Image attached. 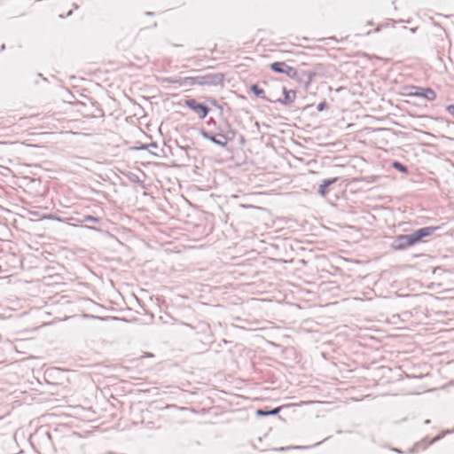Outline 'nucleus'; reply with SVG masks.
Segmentation results:
<instances>
[{
	"label": "nucleus",
	"instance_id": "4",
	"mask_svg": "<svg viewBox=\"0 0 454 454\" xmlns=\"http://www.w3.org/2000/svg\"><path fill=\"white\" fill-rule=\"evenodd\" d=\"M411 91L406 95L409 97H419L427 99V101H434L436 98V93L431 88L411 87Z\"/></svg>",
	"mask_w": 454,
	"mask_h": 454
},
{
	"label": "nucleus",
	"instance_id": "1",
	"mask_svg": "<svg viewBox=\"0 0 454 454\" xmlns=\"http://www.w3.org/2000/svg\"><path fill=\"white\" fill-rule=\"evenodd\" d=\"M224 74L223 73H206L201 75L189 76L179 79L168 78L169 83H176L181 87L200 86H218L223 85Z\"/></svg>",
	"mask_w": 454,
	"mask_h": 454
},
{
	"label": "nucleus",
	"instance_id": "22",
	"mask_svg": "<svg viewBox=\"0 0 454 454\" xmlns=\"http://www.w3.org/2000/svg\"><path fill=\"white\" fill-rule=\"evenodd\" d=\"M74 8L77 9L78 8V5L77 4H74Z\"/></svg>",
	"mask_w": 454,
	"mask_h": 454
},
{
	"label": "nucleus",
	"instance_id": "8",
	"mask_svg": "<svg viewBox=\"0 0 454 454\" xmlns=\"http://www.w3.org/2000/svg\"><path fill=\"white\" fill-rule=\"evenodd\" d=\"M338 177H333L323 180V182L319 184L317 193L322 197L326 196V194L328 193L327 188L332 184H335L338 181Z\"/></svg>",
	"mask_w": 454,
	"mask_h": 454
},
{
	"label": "nucleus",
	"instance_id": "7",
	"mask_svg": "<svg viewBox=\"0 0 454 454\" xmlns=\"http://www.w3.org/2000/svg\"><path fill=\"white\" fill-rule=\"evenodd\" d=\"M282 92L284 94V98H272V103H280L284 106H288L292 104L296 98V91L294 90H286V87H283Z\"/></svg>",
	"mask_w": 454,
	"mask_h": 454
},
{
	"label": "nucleus",
	"instance_id": "10",
	"mask_svg": "<svg viewBox=\"0 0 454 454\" xmlns=\"http://www.w3.org/2000/svg\"><path fill=\"white\" fill-rule=\"evenodd\" d=\"M250 90L257 97L261 98L264 101L271 102L272 103V98H269L265 95V92L262 89H261L257 84H252L250 86Z\"/></svg>",
	"mask_w": 454,
	"mask_h": 454
},
{
	"label": "nucleus",
	"instance_id": "24",
	"mask_svg": "<svg viewBox=\"0 0 454 454\" xmlns=\"http://www.w3.org/2000/svg\"><path fill=\"white\" fill-rule=\"evenodd\" d=\"M51 369L59 370V369H60V368H59V367H52Z\"/></svg>",
	"mask_w": 454,
	"mask_h": 454
},
{
	"label": "nucleus",
	"instance_id": "21",
	"mask_svg": "<svg viewBox=\"0 0 454 454\" xmlns=\"http://www.w3.org/2000/svg\"><path fill=\"white\" fill-rule=\"evenodd\" d=\"M150 145H151L152 147H156V144H155V143H152Z\"/></svg>",
	"mask_w": 454,
	"mask_h": 454
},
{
	"label": "nucleus",
	"instance_id": "17",
	"mask_svg": "<svg viewBox=\"0 0 454 454\" xmlns=\"http://www.w3.org/2000/svg\"><path fill=\"white\" fill-rule=\"evenodd\" d=\"M447 112L454 116V105H450L447 106Z\"/></svg>",
	"mask_w": 454,
	"mask_h": 454
},
{
	"label": "nucleus",
	"instance_id": "14",
	"mask_svg": "<svg viewBox=\"0 0 454 454\" xmlns=\"http://www.w3.org/2000/svg\"><path fill=\"white\" fill-rule=\"evenodd\" d=\"M392 166H393L394 168L399 170L402 173H407L408 172L407 167L405 165H403V163L399 162V161H394Z\"/></svg>",
	"mask_w": 454,
	"mask_h": 454
},
{
	"label": "nucleus",
	"instance_id": "20",
	"mask_svg": "<svg viewBox=\"0 0 454 454\" xmlns=\"http://www.w3.org/2000/svg\"><path fill=\"white\" fill-rule=\"evenodd\" d=\"M153 354L152 353H147L145 356H141L138 360H143L144 357H153Z\"/></svg>",
	"mask_w": 454,
	"mask_h": 454
},
{
	"label": "nucleus",
	"instance_id": "15",
	"mask_svg": "<svg viewBox=\"0 0 454 454\" xmlns=\"http://www.w3.org/2000/svg\"><path fill=\"white\" fill-rule=\"evenodd\" d=\"M404 376L406 379H409V380H422V379L429 376V373L427 372L426 374H419V375L404 373Z\"/></svg>",
	"mask_w": 454,
	"mask_h": 454
},
{
	"label": "nucleus",
	"instance_id": "11",
	"mask_svg": "<svg viewBox=\"0 0 454 454\" xmlns=\"http://www.w3.org/2000/svg\"><path fill=\"white\" fill-rule=\"evenodd\" d=\"M227 130L224 134L219 133L217 136L221 138H223V141H225L226 144L228 141H232L236 137V131L232 129L230 126V124L226 123Z\"/></svg>",
	"mask_w": 454,
	"mask_h": 454
},
{
	"label": "nucleus",
	"instance_id": "23",
	"mask_svg": "<svg viewBox=\"0 0 454 454\" xmlns=\"http://www.w3.org/2000/svg\"><path fill=\"white\" fill-rule=\"evenodd\" d=\"M146 14L147 15H153V12H146Z\"/></svg>",
	"mask_w": 454,
	"mask_h": 454
},
{
	"label": "nucleus",
	"instance_id": "3",
	"mask_svg": "<svg viewBox=\"0 0 454 454\" xmlns=\"http://www.w3.org/2000/svg\"><path fill=\"white\" fill-rule=\"evenodd\" d=\"M270 67L273 72L285 74L292 79H296L298 77L297 70L294 67L288 66L286 62L277 61L270 64Z\"/></svg>",
	"mask_w": 454,
	"mask_h": 454
},
{
	"label": "nucleus",
	"instance_id": "6",
	"mask_svg": "<svg viewBox=\"0 0 454 454\" xmlns=\"http://www.w3.org/2000/svg\"><path fill=\"white\" fill-rule=\"evenodd\" d=\"M438 226H427L414 231L412 233L415 243L418 244L422 242L425 238H427L434 234L438 230Z\"/></svg>",
	"mask_w": 454,
	"mask_h": 454
},
{
	"label": "nucleus",
	"instance_id": "12",
	"mask_svg": "<svg viewBox=\"0 0 454 454\" xmlns=\"http://www.w3.org/2000/svg\"><path fill=\"white\" fill-rule=\"evenodd\" d=\"M281 410V407H277V408H274L270 411H262V410H258L256 411L257 415L258 416H272V415H277L279 411Z\"/></svg>",
	"mask_w": 454,
	"mask_h": 454
},
{
	"label": "nucleus",
	"instance_id": "2",
	"mask_svg": "<svg viewBox=\"0 0 454 454\" xmlns=\"http://www.w3.org/2000/svg\"><path fill=\"white\" fill-rule=\"evenodd\" d=\"M416 245L412 233L400 234L394 238L391 247L395 250H404Z\"/></svg>",
	"mask_w": 454,
	"mask_h": 454
},
{
	"label": "nucleus",
	"instance_id": "9",
	"mask_svg": "<svg viewBox=\"0 0 454 454\" xmlns=\"http://www.w3.org/2000/svg\"><path fill=\"white\" fill-rule=\"evenodd\" d=\"M200 134L201 136L206 138V139H208L209 141H211L212 143H214L215 145H217L221 147H225L226 146V142L225 141H223V138L220 137V139L216 138V136H214L212 135L211 133L202 129L200 131Z\"/></svg>",
	"mask_w": 454,
	"mask_h": 454
},
{
	"label": "nucleus",
	"instance_id": "5",
	"mask_svg": "<svg viewBox=\"0 0 454 454\" xmlns=\"http://www.w3.org/2000/svg\"><path fill=\"white\" fill-rule=\"evenodd\" d=\"M187 107L196 113L200 119L203 120L207 117L209 113V107L205 104L197 102L194 98H188L184 101Z\"/></svg>",
	"mask_w": 454,
	"mask_h": 454
},
{
	"label": "nucleus",
	"instance_id": "19",
	"mask_svg": "<svg viewBox=\"0 0 454 454\" xmlns=\"http://www.w3.org/2000/svg\"><path fill=\"white\" fill-rule=\"evenodd\" d=\"M415 387L417 388V390H424L427 387V386L426 385H417Z\"/></svg>",
	"mask_w": 454,
	"mask_h": 454
},
{
	"label": "nucleus",
	"instance_id": "13",
	"mask_svg": "<svg viewBox=\"0 0 454 454\" xmlns=\"http://www.w3.org/2000/svg\"><path fill=\"white\" fill-rule=\"evenodd\" d=\"M81 222L100 223L102 222V219L99 217L87 215L83 216V219Z\"/></svg>",
	"mask_w": 454,
	"mask_h": 454
},
{
	"label": "nucleus",
	"instance_id": "25",
	"mask_svg": "<svg viewBox=\"0 0 454 454\" xmlns=\"http://www.w3.org/2000/svg\"><path fill=\"white\" fill-rule=\"evenodd\" d=\"M385 366H380L378 369H384Z\"/></svg>",
	"mask_w": 454,
	"mask_h": 454
},
{
	"label": "nucleus",
	"instance_id": "18",
	"mask_svg": "<svg viewBox=\"0 0 454 454\" xmlns=\"http://www.w3.org/2000/svg\"><path fill=\"white\" fill-rule=\"evenodd\" d=\"M307 75H308L309 79L311 81L313 79V77L316 75V73L309 72V73H307Z\"/></svg>",
	"mask_w": 454,
	"mask_h": 454
},
{
	"label": "nucleus",
	"instance_id": "16",
	"mask_svg": "<svg viewBox=\"0 0 454 454\" xmlns=\"http://www.w3.org/2000/svg\"><path fill=\"white\" fill-rule=\"evenodd\" d=\"M328 108H329V106H328V104H327L325 101H322V102H320V103L317 105V111H319V112H322V111L326 110V109H328Z\"/></svg>",
	"mask_w": 454,
	"mask_h": 454
}]
</instances>
